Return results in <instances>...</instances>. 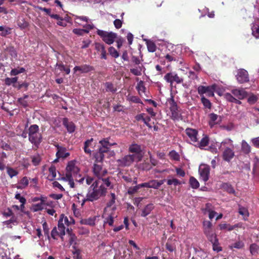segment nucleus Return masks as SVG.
<instances>
[{
    "label": "nucleus",
    "instance_id": "nucleus-25",
    "mask_svg": "<svg viewBox=\"0 0 259 259\" xmlns=\"http://www.w3.org/2000/svg\"><path fill=\"white\" fill-rule=\"evenodd\" d=\"M29 184V180L27 177H23L19 181L18 185L17 188L19 189H23L25 188Z\"/></svg>",
    "mask_w": 259,
    "mask_h": 259
},
{
    "label": "nucleus",
    "instance_id": "nucleus-9",
    "mask_svg": "<svg viewBox=\"0 0 259 259\" xmlns=\"http://www.w3.org/2000/svg\"><path fill=\"white\" fill-rule=\"evenodd\" d=\"M74 17L75 22L78 25L82 26L83 27L89 29H93L95 28L94 25L92 23L91 20H90L86 16H73Z\"/></svg>",
    "mask_w": 259,
    "mask_h": 259
},
{
    "label": "nucleus",
    "instance_id": "nucleus-8",
    "mask_svg": "<svg viewBox=\"0 0 259 259\" xmlns=\"http://www.w3.org/2000/svg\"><path fill=\"white\" fill-rule=\"evenodd\" d=\"M135 161L137 162L141 161V156L129 154L118 160L119 165L122 166H129Z\"/></svg>",
    "mask_w": 259,
    "mask_h": 259
},
{
    "label": "nucleus",
    "instance_id": "nucleus-10",
    "mask_svg": "<svg viewBox=\"0 0 259 259\" xmlns=\"http://www.w3.org/2000/svg\"><path fill=\"white\" fill-rule=\"evenodd\" d=\"M93 172L100 181V179L104 177L107 174V169L103 167L101 163H94L93 167Z\"/></svg>",
    "mask_w": 259,
    "mask_h": 259
},
{
    "label": "nucleus",
    "instance_id": "nucleus-46",
    "mask_svg": "<svg viewBox=\"0 0 259 259\" xmlns=\"http://www.w3.org/2000/svg\"><path fill=\"white\" fill-rule=\"evenodd\" d=\"M25 71V69L23 67L19 68V69L14 68L11 70L10 74L11 75H16Z\"/></svg>",
    "mask_w": 259,
    "mask_h": 259
},
{
    "label": "nucleus",
    "instance_id": "nucleus-56",
    "mask_svg": "<svg viewBox=\"0 0 259 259\" xmlns=\"http://www.w3.org/2000/svg\"><path fill=\"white\" fill-rule=\"evenodd\" d=\"M105 87L106 90L107 92H115L116 91L113 84L110 82H106L105 83Z\"/></svg>",
    "mask_w": 259,
    "mask_h": 259
},
{
    "label": "nucleus",
    "instance_id": "nucleus-13",
    "mask_svg": "<svg viewBox=\"0 0 259 259\" xmlns=\"http://www.w3.org/2000/svg\"><path fill=\"white\" fill-rule=\"evenodd\" d=\"M215 89V85L207 87L200 85L198 87L197 91L198 94L200 96L203 95L204 94H206L209 97H213L214 96V91Z\"/></svg>",
    "mask_w": 259,
    "mask_h": 259
},
{
    "label": "nucleus",
    "instance_id": "nucleus-1",
    "mask_svg": "<svg viewBox=\"0 0 259 259\" xmlns=\"http://www.w3.org/2000/svg\"><path fill=\"white\" fill-rule=\"evenodd\" d=\"M100 184L99 180L94 182L88 190L86 198L82 199L81 206L83 205L86 201H94L106 195V188L103 186V184L100 185Z\"/></svg>",
    "mask_w": 259,
    "mask_h": 259
},
{
    "label": "nucleus",
    "instance_id": "nucleus-39",
    "mask_svg": "<svg viewBox=\"0 0 259 259\" xmlns=\"http://www.w3.org/2000/svg\"><path fill=\"white\" fill-rule=\"evenodd\" d=\"M39 127L36 124H33L30 125L28 129V135H34L38 133Z\"/></svg>",
    "mask_w": 259,
    "mask_h": 259
},
{
    "label": "nucleus",
    "instance_id": "nucleus-17",
    "mask_svg": "<svg viewBox=\"0 0 259 259\" xmlns=\"http://www.w3.org/2000/svg\"><path fill=\"white\" fill-rule=\"evenodd\" d=\"M94 69L92 66L87 64H84L81 66H76L73 68L74 73L79 72V73H85L92 71Z\"/></svg>",
    "mask_w": 259,
    "mask_h": 259
},
{
    "label": "nucleus",
    "instance_id": "nucleus-18",
    "mask_svg": "<svg viewBox=\"0 0 259 259\" xmlns=\"http://www.w3.org/2000/svg\"><path fill=\"white\" fill-rule=\"evenodd\" d=\"M231 93L239 100H243L248 95L244 89H233L231 91Z\"/></svg>",
    "mask_w": 259,
    "mask_h": 259
},
{
    "label": "nucleus",
    "instance_id": "nucleus-55",
    "mask_svg": "<svg viewBox=\"0 0 259 259\" xmlns=\"http://www.w3.org/2000/svg\"><path fill=\"white\" fill-rule=\"evenodd\" d=\"M32 159V162L34 165H38L40 161H41V158L40 156L39 155L33 156L31 157Z\"/></svg>",
    "mask_w": 259,
    "mask_h": 259
},
{
    "label": "nucleus",
    "instance_id": "nucleus-20",
    "mask_svg": "<svg viewBox=\"0 0 259 259\" xmlns=\"http://www.w3.org/2000/svg\"><path fill=\"white\" fill-rule=\"evenodd\" d=\"M209 125L211 127H213L215 124H219L222 121L221 117L214 113H210L209 114Z\"/></svg>",
    "mask_w": 259,
    "mask_h": 259
},
{
    "label": "nucleus",
    "instance_id": "nucleus-61",
    "mask_svg": "<svg viewBox=\"0 0 259 259\" xmlns=\"http://www.w3.org/2000/svg\"><path fill=\"white\" fill-rule=\"evenodd\" d=\"M83 224L90 226H94L95 225V219L89 218L82 221Z\"/></svg>",
    "mask_w": 259,
    "mask_h": 259
},
{
    "label": "nucleus",
    "instance_id": "nucleus-59",
    "mask_svg": "<svg viewBox=\"0 0 259 259\" xmlns=\"http://www.w3.org/2000/svg\"><path fill=\"white\" fill-rule=\"evenodd\" d=\"M139 189L138 185L134 187H131L127 190V194L129 195H133L136 193Z\"/></svg>",
    "mask_w": 259,
    "mask_h": 259
},
{
    "label": "nucleus",
    "instance_id": "nucleus-19",
    "mask_svg": "<svg viewBox=\"0 0 259 259\" xmlns=\"http://www.w3.org/2000/svg\"><path fill=\"white\" fill-rule=\"evenodd\" d=\"M28 137L29 141L38 147L41 142L42 137L41 135L38 133L34 135H29Z\"/></svg>",
    "mask_w": 259,
    "mask_h": 259
},
{
    "label": "nucleus",
    "instance_id": "nucleus-42",
    "mask_svg": "<svg viewBox=\"0 0 259 259\" xmlns=\"http://www.w3.org/2000/svg\"><path fill=\"white\" fill-rule=\"evenodd\" d=\"M147 47L149 52H154L156 51V45L154 42L151 40H148L147 41Z\"/></svg>",
    "mask_w": 259,
    "mask_h": 259
},
{
    "label": "nucleus",
    "instance_id": "nucleus-48",
    "mask_svg": "<svg viewBox=\"0 0 259 259\" xmlns=\"http://www.w3.org/2000/svg\"><path fill=\"white\" fill-rule=\"evenodd\" d=\"M102 181V183L101 184H103V186L105 185L107 187H109L110 188H113V185L111 184L110 181H109V179L108 178H104L100 179V181Z\"/></svg>",
    "mask_w": 259,
    "mask_h": 259
},
{
    "label": "nucleus",
    "instance_id": "nucleus-50",
    "mask_svg": "<svg viewBox=\"0 0 259 259\" xmlns=\"http://www.w3.org/2000/svg\"><path fill=\"white\" fill-rule=\"evenodd\" d=\"M201 102L202 103L204 106L206 108L210 109L211 107V104L209 100L205 98L203 96H201Z\"/></svg>",
    "mask_w": 259,
    "mask_h": 259
},
{
    "label": "nucleus",
    "instance_id": "nucleus-33",
    "mask_svg": "<svg viewBox=\"0 0 259 259\" xmlns=\"http://www.w3.org/2000/svg\"><path fill=\"white\" fill-rule=\"evenodd\" d=\"M222 188L229 193L235 195V191L231 185L228 183H224L222 184Z\"/></svg>",
    "mask_w": 259,
    "mask_h": 259
},
{
    "label": "nucleus",
    "instance_id": "nucleus-32",
    "mask_svg": "<svg viewBox=\"0 0 259 259\" xmlns=\"http://www.w3.org/2000/svg\"><path fill=\"white\" fill-rule=\"evenodd\" d=\"M17 80H18L17 77H12V78L7 77L5 79V83L6 85H7L8 86H10L11 84H13V86L14 87L16 88L17 87L15 83H16Z\"/></svg>",
    "mask_w": 259,
    "mask_h": 259
},
{
    "label": "nucleus",
    "instance_id": "nucleus-21",
    "mask_svg": "<svg viewBox=\"0 0 259 259\" xmlns=\"http://www.w3.org/2000/svg\"><path fill=\"white\" fill-rule=\"evenodd\" d=\"M95 49L98 53L101 54V58L107 59V53L105 46L103 44L96 42L95 44Z\"/></svg>",
    "mask_w": 259,
    "mask_h": 259
},
{
    "label": "nucleus",
    "instance_id": "nucleus-22",
    "mask_svg": "<svg viewBox=\"0 0 259 259\" xmlns=\"http://www.w3.org/2000/svg\"><path fill=\"white\" fill-rule=\"evenodd\" d=\"M186 133L187 135L190 139L191 141L193 142H197V131L193 128H187L186 130Z\"/></svg>",
    "mask_w": 259,
    "mask_h": 259
},
{
    "label": "nucleus",
    "instance_id": "nucleus-62",
    "mask_svg": "<svg viewBox=\"0 0 259 259\" xmlns=\"http://www.w3.org/2000/svg\"><path fill=\"white\" fill-rule=\"evenodd\" d=\"M165 247L167 250H168L170 252H173L176 250V247L175 245L172 244L168 242L166 243Z\"/></svg>",
    "mask_w": 259,
    "mask_h": 259
},
{
    "label": "nucleus",
    "instance_id": "nucleus-3",
    "mask_svg": "<svg viewBox=\"0 0 259 259\" xmlns=\"http://www.w3.org/2000/svg\"><path fill=\"white\" fill-rule=\"evenodd\" d=\"M233 141L230 138L224 140L220 144L219 149L222 151L223 159L229 162L235 156Z\"/></svg>",
    "mask_w": 259,
    "mask_h": 259
},
{
    "label": "nucleus",
    "instance_id": "nucleus-28",
    "mask_svg": "<svg viewBox=\"0 0 259 259\" xmlns=\"http://www.w3.org/2000/svg\"><path fill=\"white\" fill-rule=\"evenodd\" d=\"M5 51L9 53L12 58H16L17 57V53L13 46H10L5 49Z\"/></svg>",
    "mask_w": 259,
    "mask_h": 259
},
{
    "label": "nucleus",
    "instance_id": "nucleus-40",
    "mask_svg": "<svg viewBox=\"0 0 259 259\" xmlns=\"http://www.w3.org/2000/svg\"><path fill=\"white\" fill-rule=\"evenodd\" d=\"M4 224L8 226V227L12 228V226L10 225L11 224H13L14 225L15 224H17V219L15 217L13 216L10 220L5 221Z\"/></svg>",
    "mask_w": 259,
    "mask_h": 259
},
{
    "label": "nucleus",
    "instance_id": "nucleus-35",
    "mask_svg": "<svg viewBox=\"0 0 259 259\" xmlns=\"http://www.w3.org/2000/svg\"><path fill=\"white\" fill-rule=\"evenodd\" d=\"M143 69H145V67L142 65L139 66L136 68L130 69V71L135 75L140 76L142 74V71Z\"/></svg>",
    "mask_w": 259,
    "mask_h": 259
},
{
    "label": "nucleus",
    "instance_id": "nucleus-45",
    "mask_svg": "<svg viewBox=\"0 0 259 259\" xmlns=\"http://www.w3.org/2000/svg\"><path fill=\"white\" fill-rule=\"evenodd\" d=\"M89 29L85 28V29H74L73 32L77 35H82L84 33H88L89 32Z\"/></svg>",
    "mask_w": 259,
    "mask_h": 259
},
{
    "label": "nucleus",
    "instance_id": "nucleus-27",
    "mask_svg": "<svg viewBox=\"0 0 259 259\" xmlns=\"http://www.w3.org/2000/svg\"><path fill=\"white\" fill-rule=\"evenodd\" d=\"M49 175L47 178L49 181H53L56 176V167L52 165L49 168Z\"/></svg>",
    "mask_w": 259,
    "mask_h": 259
},
{
    "label": "nucleus",
    "instance_id": "nucleus-57",
    "mask_svg": "<svg viewBox=\"0 0 259 259\" xmlns=\"http://www.w3.org/2000/svg\"><path fill=\"white\" fill-rule=\"evenodd\" d=\"M45 198L41 197V202L40 203L36 204L34 205V210L35 211H38L41 210L44 208L43 207V204L45 202Z\"/></svg>",
    "mask_w": 259,
    "mask_h": 259
},
{
    "label": "nucleus",
    "instance_id": "nucleus-14",
    "mask_svg": "<svg viewBox=\"0 0 259 259\" xmlns=\"http://www.w3.org/2000/svg\"><path fill=\"white\" fill-rule=\"evenodd\" d=\"M236 78L240 83L247 82L249 80L248 72L243 69H240L238 70L237 73L236 75Z\"/></svg>",
    "mask_w": 259,
    "mask_h": 259
},
{
    "label": "nucleus",
    "instance_id": "nucleus-5",
    "mask_svg": "<svg viewBox=\"0 0 259 259\" xmlns=\"http://www.w3.org/2000/svg\"><path fill=\"white\" fill-rule=\"evenodd\" d=\"M97 34L108 45L112 44L117 36V34L115 33L107 32L99 29H97Z\"/></svg>",
    "mask_w": 259,
    "mask_h": 259
},
{
    "label": "nucleus",
    "instance_id": "nucleus-38",
    "mask_svg": "<svg viewBox=\"0 0 259 259\" xmlns=\"http://www.w3.org/2000/svg\"><path fill=\"white\" fill-rule=\"evenodd\" d=\"M249 250L252 255H255L259 251V246L256 243H252L250 245Z\"/></svg>",
    "mask_w": 259,
    "mask_h": 259
},
{
    "label": "nucleus",
    "instance_id": "nucleus-15",
    "mask_svg": "<svg viewBox=\"0 0 259 259\" xmlns=\"http://www.w3.org/2000/svg\"><path fill=\"white\" fill-rule=\"evenodd\" d=\"M99 143L101 144V147L99 148V152H101V153H103V154L104 153H106L109 151L111 146L116 145L117 144L114 142L110 143L109 141L108 138L104 139L100 141Z\"/></svg>",
    "mask_w": 259,
    "mask_h": 259
},
{
    "label": "nucleus",
    "instance_id": "nucleus-47",
    "mask_svg": "<svg viewBox=\"0 0 259 259\" xmlns=\"http://www.w3.org/2000/svg\"><path fill=\"white\" fill-rule=\"evenodd\" d=\"M137 90H138L139 94L141 95L142 93H144L145 92V87L144 85L143 82L142 81H140L136 87Z\"/></svg>",
    "mask_w": 259,
    "mask_h": 259
},
{
    "label": "nucleus",
    "instance_id": "nucleus-6",
    "mask_svg": "<svg viewBox=\"0 0 259 259\" xmlns=\"http://www.w3.org/2000/svg\"><path fill=\"white\" fill-rule=\"evenodd\" d=\"M66 233H67L69 237V242L70 245L72 246L73 250L72 252L73 254V257L74 259H79V250L76 249L75 247V245L76 244V237L75 234L72 232L71 229L67 228L66 229Z\"/></svg>",
    "mask_w": 259,
    "mask_h": 259
},
{
    "label": "nucleus",
    "instance_id": "nucleus-24",
    "mask_svg": "<svg viewBox=\"0 0 259 259\" xmlns=\"http://www.w3.org/2000/svg\"><path fill=\"white\" fill-rule=\"evenodd\" d=\"M165 180H162L160 181H157L155 180H153L148 182L149 183V188H153V189H158L161 185H162Z\"/></svg>",
    "mask_w": 259,
    "mask_h": 259
},
{
    "label": "nucleus",
    "instance_id": "nucleus-37",
    "mask_svg": "<svg viewBox=\"0 0 259 259\" xmlns=\"http://www.w3.org/2000/svg\"><path fill=\"white\" fill-rule=\"evenodd\" d=\"M189 183L193 189H197L199 187V182L193 177H190Z\"/></svg>",
    "mask_w": 259,
    "mask_h": 259
},
{
    "label": "nucleus",
    "instance_id": "nucleus-29",
    "mask_svg": "<svg viewBox=\"0 0 259 259\" xmlns=\"http://www.w3.org/2000/svg\"><path fill=\"white\" fill-rule=\"evenodd\" d=\"M207 236L208 239L212 243H213L218 242V240L217 238L216 235L213 233L212 231H206V233H204Z\"/></svg>",
    "mask_w": 259,
    "mask_h": 259
},
{
    "label": "nucleus",
    "instance_id": "nucleus-16",
    "mask_svg": "<svg viewBox=\"0 0 259 259\" xmlns=\"http://www.w3.org/2000/svg\"><path fill=\"white\" fill-rule=\"evenodd\" d=\"M128 151L131 153H133L132 155H138L141 156V160L142 158L143 155L142 154V147L141 145L136 143H133L130 145L128 148Z\"/></svg>",
    "mask_w": 259,
    "mask_h": 259
},
{
    "label": "nucleus",
    "instance_id": "nucleus-7",
    "mask_svg": "<svg viewBox=\"0 0 259 259\" xmlns=\"http://www.w3.org/2000/svg\"><path fill=\"white\" fill-rule=\"evenodd\" d=\"M167 103L169 105V109L171 113V117L173 120H179L181 114L178 110V107L175 101L174 97L171 96L167 100Z\"/></svg>",
    "mask_w": 259,
    "mask_h": 259
},
{
    "label": "nucleus",
    "instance_id": "nucleus-51",
    "mask_svg": "<svg viewBox=\"0 0 259 259\" xmlns=\"http://www.w3.org/2000/svg\"><path fill=\"white\" fill-rule=\"evenodd\" d=\"M212 224L209 221H205L203 223L204 232L206 233V231H212L211 230Z\"/></svg>",
    "mask_w": 259,
    "mask_h": 259
},
{
    "label": "nucleus",
    "instance_id": "nucleus-64",
    "mask_svg": "<svg viewBox=\"0 0 259 259\" xmlns=\"http://www.w3.org/2000/svg\"><path fill=\"white\" fill-rule=\"evenodd\" d=\"M252 145L256 148H259V137L252 138L251 140Z\"/></svg>",
    "mask_w": 259,
    "mask_h": 259
},
{
    "label": "nucleus",
    "instance_id": "nucleus-30",
    "mask_svg": "<svg viewBox=\"0 0 259 259\" xmlns=\"http://www.w3.org/2000/svg\"><path fill=\"white\" fill-rule=\"evenodd\" d=\"M57 158L55 159L53 162L56 163L58 161V159L60 158H65V148L58 147V151L56 153Z\"/></svg>",
    "mask_w": 259,
    "mask_h": 259
},
{
    "label": "nucleus",
    "instance_id": "nucleus-44",
    "mask_svg": "<svg viewBox=\"0 0 259 259\" xmlns=\"http://www.w3.org/2000/svg\"><path fill=\"white\" fill-rule=\"evenodd\" d=\"M7 172L11 178L16 176L18 174V171L10 167H7Z\"/></svg>",
    "mask_w": 259,
    "mask_h": 259
},
{
    "label": "nucleus",
    "instance_id": "nucleus-11",
    "mask_svg": "<svg viewBox=\"0 0 259 259\" xmlns=\"http://www.w3.org/2000/svg\"><path fill=\"white\" fill-rule=\"evenodd\" d=\"M198 171L200 179L202 180L205 182L208 180L210 174V167L208 165L205 164H200Z\"/></svg>",
    "mask_w": 259,
    "mask_h": 259
},
{
    "label": "nucleus",
    "instance_id": "nucleus-54",
    "mask_svg": "<svg viewBox=\"0 0 259 259\" xmlns=\"http://www.w3.org/2000/svg\"><path fill=\"white\" fill-rule=\"evenodd\" d=\"M66 128L69 133H71L75 131V126L72 122H67L66 121Z\"/></svg>",
    "mask_w": 259,
    "mask_h": 259
},
{
    "label": "nucleus",
    "instance_id": "nucleus-60",
    "mask_svg": "<svg viewBox=\"0 0 259 259\" xmlns=\"http://www.w3.org/2000/svg\"><path fill=\"white\" fill-rule=\"evenodd\" d=\"M257 100V97L253 94H251L247 99V101L250 104H254Z\"/></svg>",
    "mask_w": 259,
    "mask_h": 259
},
{
    "label": "nucleus",
    "instance_id": "nucleus-63",
    "mask_svg": "<svg viewBox=\"0 0 259 259\" xmlns=\"http://www.w3.org/2000/svg\"><path fill=\"white\" fill-rule=\"evenodd\" d=\"M169 156L170 158L175 160H178L180 158L179 154L175 151H172L169 153Z\"/></svg>",
    "mask_w": 259,
    "mask_h": 259
},
{
    "label": "nucleus",
    "instance_id": "nucleus-41",
    "mask_svg": "<svg viewBox=\"0 0 259 259\" xmlns=\"http://www.w3.org/2000/svg\"><path fill=\"white\" fill-rule=\"evenodd\" d=\"M244 246V243L241 240H238L230 246L231 248L242 249Z\"/></svg>",
    "mask_w": 259,
    "mask_h": 259
},
{
    "label": "nucleus",
    "instance_id": "nucleus-58",
    "mask_svg": "<svg viewBox=\"0 0 259 259\" xmlns=\"http://www.w3.org/2000/svg\"><path fill=\"white\" fill-rule=\"evenodd\" d=\"M208 143V139L207 137H205L203 138L200 142L198 143L199 145V147H203L206 146Z\"/></svg>",
    "mask_w": 259,
    "mask_h": 259
},
{
    "label": "nucleus",
    "instance_id": "nucleus-36",
    "mask_svg": "<svg viewBox=\"0 0 259 259\" xmlns=\"http://www.w3.org/2000/svg\"><path fill=\"white\" fill-rule=\"evenodd\" d=\"M11 29L8 27L0 26V35L2 36H6L10 34L11 32Z\"/></svg>",
    "mask_w": 259,
    "mask_h": 259
},
{
    "label": "nucleus",
    "instance_id": "nucleus-52",
    "mask_svg": "<svg viewBox=\"0 0 259 259\" xmlns=\"http://www.w3.org/2000/svg\"><path fill=\"white\" fill-rule=\"evenodd\" d=\"M109 53L111 56L115 58H118L119 56L118 52L113 47H110L109 48Z\"/></svg>",
    "mask_w": 259,
    "mask_h": 259
},
{
    "label": "nucleus",
    "instance_id": "nucleus-23",
    "mask_svg": "<svg viewBox=\"0 0 259 259\" xmlns=\"http://www.w3.org/2000/svg\"><path fill=\"white\" fill-rule=\"evenodd\" d=\"M154 208V206L153 204H148L141 210V216L142 217H146L151 212Z\"/></svg>",
    "mask_w": 259,
    "mask_h": 259
},
{
    "label": "nucleus",
    "instance_id": "nucleus-2",
    "mask_svg": "<svg viewBox=\"0 0 259 259\" xmlns=\"http://www.w3.org/2000/svg\"><path fill=\"white\" fill-rule=\"evenodd\" d=\"M76 161L71 160L69 161L66 167L68 173L66 174V182H68L70 188L74 187V181L79 183H83L84 178H80L81 175L78 174L79 168L76 165Z\"/></svg>",
    "mask_w": 259,
    "mask_h": 259
},
{
    "label": "nucleus",
    "instance_id": "nucleus-12",
    "mask_svg": "<svg viewBox=\"0 0 259 259\" xmlns=\"http://www.w3.org/2000/svg\"><path fill=\"white\" fill-rule=\"evenodd\" d=\"M164 79L166 82L170 83L171 84L174 82L178 84L183 82V79L174 72L166 73L164 76Z\"/></svg>",
    "mask_w": 259,
    "mask_h": 259
},
{
    "label": "nucleus",
    "instance_id": "nucleus-53",
    "mask_svg": "<svg viewBox=\"0 0 259 259\" xmlns=\"http://www.w3.org/2000/svg\"><path fill=\"white\" fill-rule=\"evenodd\" d=\"M104 158V154L101 152H97L95 155L96 163H101Z\"/></svg>",
    "mask_w": 259,
    "mask_h": 259
},
{
    "label": "nucleus",
    "instance_id": "nucleus-34",
    "mask_svg": "<svg viewBox=\"0 0 259 259\" xmlns=\"http://www.w3.org/2000/svg\"><path fill=\"white\" fill-rule=\"evenodd\" d=\"M17 25L21 29H24L28 26L29 23L24 18H20L17 20Z\"/></svg>",
    "mask_w": 259,
    "mask_h": 259
},
{
    "label": "nucleus",
    "instance_id": "nucleus-49",
    "mask_svg": "<svg viewBox=\"0 0 259 259\" xmlns=\"http://www.w3.org/2000/svg\"><path fill=\"white\" fill-rule=\"evenodd\" d=\"M219 228L221 230H226L230 231L233 230V227H232V225L226 223L220 224Z\"/></svg>",
    "mask_w": 259,
    "mask_h": 259
},
{
    "label": "nucleus",
    "instance_id": "nucleus-4",
    "mask_svg": "<svg viewBox=\"0 0 259 259\" xmlns=\"http://www.w3.org/2000/svg\"><path fill=\"white\" fill-rule=\"evenodd\" d=\"M64 216V214H61L58 227H54L51 231V237L54 239H58V237L63 239V236L65 235V226L63 223Z\"/></svg>",
    "mask_w": 259,
    "mask_h": 259
},
{
    "label": "nucleus",
    "instance_id": "nucleus-26",
    "mask_svg": "<svg viewBox=\"0 0 259 259\" xmlns=\"http://www.w3.org/2000/svg\"><path fill=\"white\" fill-rule=\"evenodd\" d=\"M238 212L243 217L244 220H247V218L249 217V212L248 209L246 207L239 205Z\"/></svg>",
    "mask_w": 259,
    "mask_h": 259
},
{
    "label": "nucleus",
    "instance_id": "nucleus-43",
    "mask_svg": "<svg viewBox=\"0 0 259 259\" xmlns=\"http://www.w3.org/2000/svg\"><path fill=\"white\" fill-rule=\"evenodd\" d=\"M170 178V177H169V178L167 180V184L168 185H174V186H176L181 184V182L178 179L173 178Z\"/></svg>",
    "mask_w": 259,
    "mask_h": 259
},
{
    "label": "nucleus",
    "instance_id": "nucleus-31",
    "mask_svg": "<svg viewBox=\"0 0 259 259\" xmlns=\"http://www.w3.org/2000/svg\"><path fill=\"white\" fill-rule=\"evenodd\" d=\"M241 150L242 152L245 154H248L251 151L250 146L245 140L242 141Z\"/></svg>",
    "mask_w": 259,
    "mask_h": 259
}]
</instances>
